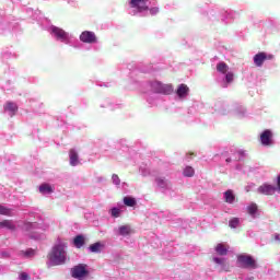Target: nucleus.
<instances>
[{
	"label": "nucleus",
	"instance_id": "nucleus-44",
	"mask_svg": "<svg viewBox=\"0 0 280 280\" xmlns=\"http://www.w3.org/2000/svg\"><path fill=\"white\" fill-rule=\"evenodd\" d=\"M275 240H276V242H280V234H276Z\"/></svg>",
	"mask_w": 280,
	"mask_h": 280
},
{
	"label": "nucleus",
	"instance_id": "nucleus-47",
	"mask_svg": "<svg viewBox=\"0 0 280 280\" xmlns=\"http://www.w3.org/2000/svg\"><path fill=\"white\" fill-rule=\"evenodd\" d=\"M231 161H233L231 158H228V159L225 160L226 163H231Z\"/></svg>",
	"mask_w": 280,
	"mask_h": 280
},
{
	"label": "nucleus",
	"instance_id": "nucleus-37",
	"mask_svg": "<svg viewBox=\"0 0 280 280\" xmlns=\"http://www.w3.org/2000/svg\"><path fill=\"white\" fill-rule=\"evenodd\" d=\"M237 154H238V160L237 161H244V159H246V151L238 150Z\"/></svg>",
	"mask_w": 280,
	"mask_h": 280
},
{
	"label": "nucleus",
	"instance_id": "nucleus-40",
	"mask_svg": "<svg viewBox=\"0 0 280 280\" xmlns=\"http://www.w3.org/2000/svg\"><path fill=\"white\" fill-rule=\"evenodd\" d=\"M31 240H43V236L40 234H30Z\"/></svg>",
	"mask_w": 280,
	"mask_h": 280
},
{
	"label": "nucleus",
	"instance_id": "nucleus-5",
	"mask_svg": "<svg viewBox=\"0 0 280 280\" xmlns=\"http://www.w3.org/2000/svg\"><path fill=\"white\" fill-rule=\"evenodd\" d=\"M220 16L222 23L228 24L229 21H233V19H235V16L233 15V13H229L228 11H218V10H210L208 12V18L211 21H218V18Z\"/></svg>",
	"mask_w": 280,
	"mask_h": 280
},
{
	"label": "nucleus",
	"instance_id": "nucleus-33",
	"mask_svg": "<svg viewBox=\"0 0 280 280\" xmlns=\"http://www.w3.org/2000/svg\"><path fill=\"white\" fill-rule=\"evenodd\" d=\"M230 229H237L240 226V218H233L229 221Z\"/></svg>",
	"mask_w": 280,
	"mask_h": 280
},
{
	"label": "nucleus",
	"instance_id": "nucleus-32",
	"mask_svg": "<svg viewBox=\"0 0 280 280\" xmlns=\"http://www.w3.org/2000/svg\"><path fill=\"white\" fill-rule=\"evenodd\" d=\"M0 215H12V209L0 205Z\"/></svg>",
	"mask_w": 280,
	"mask_h": 280
},
{
	"label": "nucleus",
	"instance_id": "nucleus-41",
	"mask_svg": "<svg viewBox=\"0 0 280 280\" xmlns=\"http://www.w3.org/2000/svg\"><path fill=\"white\" fill-rule=\"evenodd\" d=\"M20 280H30V275H27V272H22L20 275Z\"/></svg>",
	"mask_w": 280,
	"mask_h": 280
},
{
	"label": "nucleus",
	"instance_id": "nucleus-36",
	"mask_svg": "<svg viewBox=\"0 0 280 280\" xmlns=\"http://www.w3.org/2000/svg\"><path fill=\"white\" fill-rule=\"evenodd\" d=\"M236 115H237L238 117H246V108H244V107H238V108L236 109Z\"/></svg>",
	"mask_w": 280,
	"mask_h": 280
},
{
	"label": "nucleus",
	"instance_id": "nucleus-2",
	"mask_svg": "<svg viewBox=\"0 0 280 280\" xmlns=\"http://www.w3.org/2000/svg\"><path fill=\"white\" fill-rule=\"evenodd\" d=\"M217 71L220 74L215 78V82L221 86V89H229L231 83L235 80V74L229 71V65L224 61H220L217 65Z\"/></svg>",
	"mask_w": 280,
	"mask_h": 280
},
{
	"label": "nucleus",
	"instance_id": "nucleus-22",
	"mask_svg": "<svg viewBox=\"0 0 280 280\" xmlns=\"http://www.w3.org/2000/svg\"><path fill=\"white\" fill-rule=\"evenodd\" d=\"M84 244H86V237H84L83 234H79V235L74 236L73 246H75V248H82V246H84Z\"/></svg>",
	"mask_w": 280,
	"mask_h": 280
},
{
	"label": "nucleus",
	"instance_id": "nucleus-1",
	"mask_svg": "<svg viewBox=\"0 0 280 280\" xmlns=\"http://www.w3.org/2000/svg\"><path fill=\"white\" fill-rule=\"evenodd\" d=\"M58 244H55L48 254L47 258V266L48 268H51L54 266H62L67 264V244L60 242V238L58 240Z\"/></svg>",
	"mask_w": 280,
	"mask_h": 280
},
{
	"label": "nucleus",
	"instance_id": "nucleus-35",
	"mask_svg": "<svg viewBox=\"0 0 280 280\" xmlns=\"http://www.w3.org/2000/svg\"><path fill=\"white\" fill-rule=\"evenodd\" d=\"M212 261L214 264H218V266H223L224 267V261H226V259L225 258H220V257H213Z\"/></svg>",
	"mask_w": 280,
	"mask_h": 280
},
{
	"label": "nucleus",
	"instance_id": "nucleus-9",
	"mask_svg": "<svg viewBox=\"0 0 280 280\" xmlns=\"http://www.w3.org/2000/svg\"><path fill=\"white\" fill-rule=\"evenodd\" d=\"M12 27H14V24L5 15V11L0 9V34L12 30Z\"/></svg>",
	"mask_w": 280,
	"mask_h": 280
},
{
	"label": "nucleus",
	"instance_id": "nucleus-23",
	"mask_svg": "<svg viewBox=\"0 0 280 280\" xmlns=\"http://www.w3.org/2000/svg\"><path fill=\"white\" fill-rule=\"evenodd\" d=\"M0 229H8V231H16V224L12 220H3L0 222Z\"/></svg>",
	"mask_w": 280,
	"mask_h": 280
},
{
	"label": "nucleus",
	"instance_id": "nucleus-43",
	"mask_svg": "<svg viewBox=\"0 0 280 280\" xmlns=\"http://www.w3.org/2000/svg\"><path fill=\"white\" fill-rule=\"evenodd\" d=\"M0 255H1V257H3V258L10 257V253H8V252H1Z\"/></svg>",
	"mask_w": 280,
	"mask_h": 280
},
{
	"label": "nucleus",
	"instance_id": "nucleus-21",
	"mask_svg": "<svg viewBox=\"0 0 280 280\" xmlns=\"http://www.w3.org/2000/svg\"><path fill=\"white\" fill-rule=\"evenodd\" d=\"M39 194H42V196H51V194H54V187L48 183H44L39 186Z\"/></svg>",
	"mask_w": 280,
	"mask_h": 280
},
{
	"label": "nucleus",
	"instance_id": "nucleus-12",
	"mask_svg": "<svg viewBox=\"0 0 280 280\" xmlns=\"http://www.w3.org/2000/svg\"><path fill=\"white\" fill-rule=\"evenodd\" d=\"M258 194L262 196H275V192L279 191L277 186L270 184H262L257 188Z\"/></svg>",
	"mask_w": 280,
	"mask_h": 280
},
{
	"label": "nucleus",
	"instance_id": "nucleus-16",
	"mask_svg": "<svg viewBox=\"0 0 280 280\" xmlns=\"http://www.w3.org/2000/svg\"><path fill=\"white\" fill-rule=\"evenodd\" d=\"M132 228L127 225H120L117 230H115V235H119L120 237H128V235H131Z\"/></svg>",
	"mask_w": 280,
	"mask_h": 280
},
{
	"label": "nucleus",
	"instance_id": "nucleus-8",
	"mask_svg": "<svg viewBox=\"0 0 280 280\" xmlns=\"http://www.w3.org/2000/svg\"><path fill=\"white\" fill-rule=\"evenodd\" d=\"M152 1L150 0H130V8H135L139 14H143V12H148L150 10V5Z\"/></svg>",
	"mask_w": 280,
	"mask_h": 280
},
{
	"label": "nucleus",
	"instance_id": "nucleus-18",
	"mask_svg": "<svg viewBox=\"0 0 280 280\" xmlns=\"http://www.w3.org/2000/svg\"><path fill=\"white\" fill-rule=\"evenodd\" d=\"M223 200L226 205H235V191L228 189L223 192Z\"/></svg>",
	"mask_w": 280,
	"mask_h": 280
},
{
	"label": "nucleus",
	"instance_id": "nucleus-48",
	"mask_svg": "<svg viewBox=\"0 0 280 280\" xmlns=\"http://www.w3.org/2000/svg\"><path fill=\"white\" fill-rule=\"evenodd\" d=\"M182 45H187V40H183Z\"/></svg>",
	"mask_w": 280,
	"mask_h": 280
},
{
	"label": "nucleus",
	"instance_id": "nucleus-27",
	"mask_svg": "<svg viewBox=\"0 0 280 280\" xmlns=\"http://www.w3.org/2000/svg\"><path fill=\"white\" fill-rule=\"evenodd\" d=\"M20 255L24 257V259H32V257L36 256V250L32 248H27L26 250H21Z\"/></svg>",
	"mask_w": 280,
	"mask_h": 280
},
{
	"label": "nucleus",
	"instance_id": "nucleus-20",
	"mask_svg": "<svg viewBox=\"0 0 280 280\" xmlns=\"http://www.w3.org/2000/svg\"><path fill=\"white\" fill-rule=\"evenodd\" d=\"M4 110L9 113L10 117H14L19 112V106L16 105V103L8 102L7 105L4 106Z\"/></svg>",
	"mask_w": 280,
	"mask_h": 280
},
{
	"label": "nucleus",
	"instance_id": "nucleus-24",
	"mask_svg": "<svg viewBox=\"0 0 280 280\" xmlns=\"http://www.w3.org/2000/svg\"><path fill=\"white\" fill-rule=\"evenodd\" d=\"M247 213L250 218H259V209L257 208V203H250L247 206Z\"/></svg>",
	"mask_w": 280,
	"mask_h": 280
},
{
	"label": "nucleus",
	"instance_id": "nucleus-42",
	"mask_svg": "<svg viewBox=\"0 0 280 280\" xmlns=\"http://www.w3.org/2000/svg\"><path fill=\"white\" fill-rule=\"evenodd\" d=\"M235 170H236L237 172H242V170H244V165H243V164H236V165H235Z\"/></svg>",
	"mask_w": 280,
	"mask_h": 280
},
{
	"label": "nucleus",
	"instance_id": "nucleus-28",
	"mask_svg": "<svg viewBox=\"0 0 280 280\" xmlns=\"http://www.w3.org/2000/svg\"><path fill=\"white\" fill-rule=\"evenodd\" d=\"M122 202L126 207H137V199L135 197H124Z\"/></svg>",
	"mask_w": 280,
	"mask_h": 280
},
{
	"label": "nucleus",
	"instance_id": "nucleus-45",
	"mask_svg": "<svg viewBox=\"0 0 280 280\" xmlns=\"http://www.w3.org/2000/svg\"><path fill=\"white\" fill-rule=\"evenodd\" d=\"M272 58H275L273 55H267V60H272Z\"/></svg>",
	"mask_w": 280,
	"mask_h": 280
},
{
	"label": "nucleus",
	"instance_id": "nucleus-6",
	"mask_svg": "<svg viewBox=\"0 0 280 280\" xmlns=\"http://www.w3.org/2000/svg\"><path fill=\"white\" fill-rule=\"evenodd\" d=\"M50 34L56 38V40H60V43H65L66 45L71 43V35L58 26H50Z\"/></svg>",
	"mask_w": 280,
	"mask_h": 280
},
{
	"label": "nucleus",
	"instance_id": "nucleus-7",
	"mask_svg": "<svg viewBox=\"0 0 280 280\" xmlns=\"http://www.w3.org/2000/svg\"><path fill=\"white\" fill-rule=\"evenodd\" d=\"M86 268H88L86 264H79L74 266L73 268H71V271H70L71 277L73 279H79V280L86 279V277L90 275V271Z\"/></svg>",
	"mask_w": 280,
	"mask_h": 280
},
{
	"label": "nucleus",
	"instance_id": "nucleus-38",
	"mask_svg": "<svg viewBox=\"0 0 280 280\" xmlns=\"http://www.w3.org/2000/svg\"><path fill=\"white\" fill-rule=\"evenodd\" d=\"M140 172H141L142 176H150V168H148V167L141 166Z\"/></svg>",
	"mask_w": 280,
	"mask_h": 280
},
{
	"label": "nucleus",
	"instance_id": "nucleus-46",
	"mask_svg": "<svg viewBox=\"0 0 280 280\" xmlns=\"http://www.w3.org/2000/svg\"><path fill=\"white\" fill-rule=\"evenodd\" d=\"M244 280H255V277H247V278H245Z\"/></svg>",
	"mask_w": 280,
	"mask_h": 280
},
{
	"label": "nucleus",
	"instance_id": "nucleus-3",
	"mask_svg": "<svg viewBox=\"0 0 280 280\" xmlns=\"http://www.w3.org/2000/svg\"><path fill=\"white\" fill-rule=\"evenodd\" d=\"M147 86L151 93H155L156 95H172L174 93V86L172 84H165L156 80L148 81Z\"/></svg>",
	"mask_w": 280,
	"mask_h": 280
},
{
	"label": "nucleus",
	"instance_id": "nucleus-14",
	"mask_svg": "<svg viewBox=\"0 0 280 280\" xmlns=\"http://www.w3.org/2000/svg\"><path fill=\"white\" fill-rule=\"evenodd\" d=\"M212 108L214 113H218L219 115H226V113H229V105L222 101L214 103Z\"/></svg>",
	"mask_w": 280,
	"mask_h": 280
},
{
	"label": "nucleus",
	"instance_id": "nucleus-31",
	"mask_svg": "<svg viewBox=\"0 0 280 280\" xmlns=\"http://www.w3.org/2000/svg\"><path fill=\"white\" fill-rule=\"evenodd\" d=\"M183 174H184V176H186V178H191V176H194V174H195L194 167H191V166H186V167L184 168Z\"/></svg>",
	"mask_w": 280,
	"mask_h": 280
},
{
	"label": "nucleus",
	"instance_id": "nucleus-29",
	"mask_svg": "<svg viewBox=\"0 0 280 280\" xmlns=\"http://www.w3.org/2000/svg\"><path fill=\"white\" fill-rule=\"evenodd\" d=\"M36 229H40L38 222H26L24 223V230L30 231H36Z\"/></svg>",
	"mask_w": 280,
	"mask_h": 280
},
{
	"label": "nucleus",
	"instance_id": "nucleus-39",
	"mask_svg": "<svg viewBox=\"0 0 280 280\" xmlns=\"http://www.w3.org/2000/svg\"><path fill=\"white\" fill-rule=\"evenodd\" d=\"M148 12L154 16L155 14H159V7L149 8Z\"/></svg>",
	"mask_w": 280,
	"mask_h": 280
},
{
	"label": "nucleus",
	"instance_id": "nucleus-15",
	"mask_svg": "<svg viewBox=\"0 0 280 280\" xmlns=\"http://www.w3.org/2000/svg\"><path fill=\"white\" fill-rule=\"evenodd\" d=\"M176 95L179 100H185L186 97H189V86H187V84L185 83L179 84L176 90Z\"/></svg>",
	"mask_w": 280,
	"mask_h": 280
},
{
	"label": "nucleus",
	"instance_id": "nucleus-13",
	"mask_svg": "<svg viewBox=\"0 0 280 280\" xmlns=\"http://www.w3.org/2000/svg\"><path fill=\"white\" fill-rule=\"evenodd\" d=\"M260 142L261 145H272V143H275L272 141V131L270 129H266L265 131H262V133L260 135Z\"/></svg>",
	"mask_w": 280,
	"mask_h": 280
},
{
	"label": "nucleus",
	"instance_id": "nucleus-30",
	"mask_svg": "<svg viewBox=\"0 0 280 280\" xmlns=\"http://www.w3.org/2000/svg\"><path fill=\"white\" fill-rule=\"evenodd\" d=\"M109 215H112V218H120L121 217V209L114 207L109 210Z\"/></svg>",
	"mask_w": 280,
	"mask_h": 280
},
{
	"label": "nucleus",
	"instance_id": "nucleus-34",
	"mask_svg": "<svg viewBox=\"0 0 280 280\" xmlns=\"http://www.w3.org/2000/svg\"><path fill=\"white\" fill-rule=\"evenodd\" d=\"M112 183H113V185H116V187H119V185H121V179L119 178V175L113 174Z\"/></svg>",
	"mask_w": 280,
	"mask_h": 280
},
{
	"label": "nucleus",
	"instance_id": "nucleus-17",
	"mask_svg": "<svg viewBox=\"0 0 280 280\" xmlns=\"http://www.w3.org/2000/svg\"><path fill=\"white\" fill-rule=\"evenodd\" d=\"M268 60V54L267 52H258L254 56V65L255 67H264V62Z\"/></svg>",
	"mask_w": 280,
	"mask_h": 280
},
{
	"label": "nucleus",
	"instance_id": "nucleus-26",
	"mask_svg": "<svg viewBox=\"0 0 280 280\" xmlns=\"http://www.w3.org/2000/svg\"><path fill=\"white\" fill-rule=\"evenodd\" d=\"M215 253L220 255V257H224L226 255H229V248L224 247V244L219 243L215 248H214Z\"/></svg>",
	"mask_w": 280,
	"mask_h": 280
},
{
	"label": "nucleus",
	"instance_id": "nucleus-10",
	"mask_svg": "<svg viewBox=\"0 0 280 280\" xmlns=\"http://www.w3.org/2000/svg\"><path fill=\"white\" fill-rule=\"evenodd\" d=\"M155 185L162 194H167L172 191V182L165 177H155Z\"/></svg>",
	"mask_w": 280,
	"mask_h": 280
},
{
	"label": "nucleus",
	"instance_id": "nucleus-19",
	"mask_svg": "<svg viewBox=\"0 0 280 280\" xmlns=\"http://www.w3.org/2000/svg\"><path fill=\"white\" fill-rule=\"evenodd\" d=\"M69 159H70V165L72 167H77V165H80V156L78 155V151H75V149H70Z\"/></svg>",
	"mask_w": 280,
	"mask_h": 280
},
{
	"label": "nucleus",
	"instance_id": "nucleus-11",
	"mask_svg": "<svg viewBox=\"0 0 280 280\" xmlns=\"http://www.w3.org/2000/svg\"><path fill=\"white\" fill-rule=\"evenodd\" d=\"M81 43H88V45H95L97 44V36L94 32L84 31L80 35Z\"/></svg>",
	"mask_w": 280,
	"mask_h": 280
},
{
	"label": "nucleus",
	"instance_id": "nucleus-4",
	"mask_svg": "<svg viewBox=\"0 0 280 280\" xmlns=\"http://www.w3.org/2000/svg\"><path fill=\"white\" fill-rule=\"evenodd\" d=\"M236 261L238 264V268H243L245 270H257V268H259L257 260L248 254L238 255Z\"/></svg>",
	"mask_w": 280,
	"mask_h": 280
},
{
	"label": "nucleus",
	"instance_id": "nucleus-25",
	"mask_svg": "<svg viewBox=\"0 0 280 280\" xmlns=\"http://www.w3.org/2000/svg\"><path fill=\"white\" fill-rule=\"evenodd\" d=\"M105 248V245L101 242H96L88 247L89 253H102V249Z\"/></svg>",
	"mask_w": 280,
	"mask_h": 280
}]
</instances>
